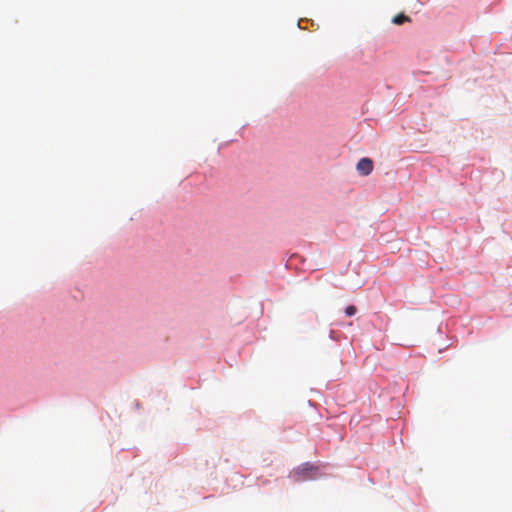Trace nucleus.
Returning <instances> with one entry per match:
<instances>
[{"instance_id":"nucleus-1","label":"nucleus","mask_w":512,"mask_h":512,"mask_svg":"<svg viewBox=\"0 0 512 512\" xmlns=\"http://www.w3.org/2000/svg\"><path fill=\"white\" fill-rule=\"evenodd\" d=\"M313 470H314V467L311 464L305 463L302 466L298 467L293 472V478L295 481H303V480L309 479L310 476L308 474Z\"/></svg>"},{"instance_id":"nucleus-2","label":"nucleus","mask_w":512,"mask_h":512,"mask_svg":"<svg viewBox=\"0 0 512 512\" xmlns=\"http://www.w3.org/2000/svg\"><path fill=\"white\" fill-rule=\"evenodd\" d=\"M356 168L360 174L367 176L373 171V161L370 158H361Z\"/></svg>"},{"instance_id":"nucleus-3","label":"nucleus","mask_w":512,"mask_h":512,"mask_svg":"<svg viewBox=\"0 0 512 512\" xmlns=\"http://www.w3.org/2000/svg\"><path fill=\"white\" fill-rule=\"evenodd\" d=\"M410 19L404 15V14H398L396 15L393 19H392V22L396 25H401L403 24L404 22L406 21H409Z\"/></svg>"},{"instance_id":"nucleus-4","label":"nucleus","mask_w":512,"mask_h":512,"mask_svg":"<svg viewBox=\"0 0 512 512\" xmlns=\"http://www.w3.org/2000/svg\"><path fill=\"white\" fill-rule=\"evenodd\" d=\"M356 312H357V308L354 305H350V306L346 307V309H345V314L348 317L354 316L356 314Z\"/></svg>"}]
</instances>
